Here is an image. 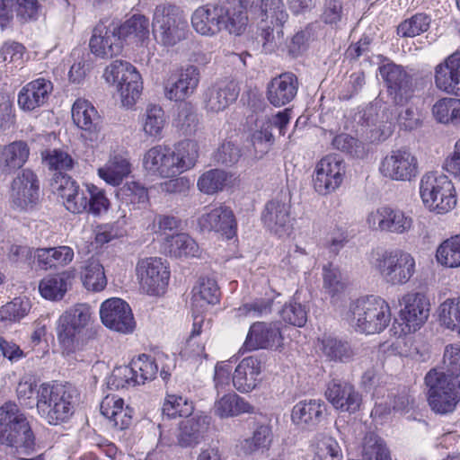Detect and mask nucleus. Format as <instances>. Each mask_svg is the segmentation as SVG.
<instances>
[{
  "label": "nucleus",
  "mask_w": 460,
  "mask_h": 460,
  "mask_svg": "<svg viewBox=\"0 0 460 460\" xmlns=\"http://www.w3.org/2000/svg\"><path fill=\"white\" fill-rule=\"evenodd\" d=\"M460 399V377L438 375L433 384V411L440 414L452 412Z\"/></svg>",
  "instance_id": "obj_16"
},
{
  "label": "nucleus",
  "mask_w": 460,
  "mask_h": 460,
  "mask_svg": "<svg viewBox=\"0 0 460 460\" xmlns=\"http://www.w3.org/2000/svg\"><path fill=\"white\" fill-rule=\"evenodd\" d=\"M438 314L441 325L460 334V297L447 299L439 305Z\"/></svg>",
  "instance_id": "obj_49"
},
{
  "label": "nucleus",
  "mask_w": 460,
  "mask_h": 460,
  "mask_svg": "<svg viewBox=\"0 0 460 460\" xmlns=\"http://www.w3.org/2000/svg\"><path fill=\"white\" fill-rule=\"evenodd\" d=\"M297 91L298 80L296 75L286 72L270 80L267 85L266 97L274 107H282L295 99Z\"/></svg>",
  "instance_id": "obj_22"
},
{
  "label": "nucleus",
  "mask_w": 460,
  "mask_h": 460,
  "mask_svg": "<svg viewBox=\"0 0 460 460\" xmlns=\"http://www.w3.org/2000/svg\"><path fill=\"white\" fill-rule=\"evenodd\" d=\"M165 124L163 109L155 104H149L142 116L143 130L147 136L159 137Z\"/></svg>",
  "instance_id": "obj_50"
},
{
  "label": "nucleus",
  "mask_w": 460,
  "mask_h": 460,
  "mask_svg": "<svg viewBox=\"0 0 460 460\" xmlns=\"http://www.w3.org/2000/svg\"><path fill=\"white\" fill-rule=\"evenodd\" d=\"M75 270H64L58 274L48 275L39 284V291L42 297L51 301L63 299L75 278Z\"/></svg>",
  "instance_id": "obj_32"
},
{
  "label": "nucleus",
  "mask_w": 460,
  "mask_h": 460,
  "mask_svg": "<svg viewBox=\"0 0 460 460\" xmlns=\"http://www.w3.org/2000/svg\"><path fill=\"white\" fill-rule=\"evenodd\" d=\"M90 320L91 311L86 304H77L60 316L57 335L64 352L70 354L81 348L82 333Z\"/></svg>",
  "instance_id": "obj_6"
},
{
  "label": "nucleus",
  "mask_w": 460,
  "mask_h": 460,
  "mask_svg": "<svg viewBox=\"0 0 460 460\" xmlns=\"http://www.w3.org/2000/svg\"><path fill=\"white\" fill-rule=\"evenodd\" d=\"M404 307L401 309L400 316L405 325L403 332H411L419 329L429 314V302L419 293L407 294L402 297Z\"/></svg>",
  "instance_id": "obj_19"
},
{
  "label": "nucleus",
  "mask_w": 460,
  "mask_h": 460,
  "mask_svg": "<svg viewBox=\"0 0 460 460\" xmlns=\"http://www.w3.org/2000/svg\"><path fill=\"white\" fill-rule=\"evenodd\" d=\"M130 172L131 164L129 161L121 155H114L103 167L98 170L100 178L112 186L119 185Z\"/></svg>",
  "instance_id": "obj_37"
},
{
  "label": "nucleus",
  "mask_w": 460,
  "mask_h": 460,
  "mask_svg": "<svg viewBox=\"0 0 460 460\" xmlns=\"http://www.w3.org/2000/svg\"><path fill=\"white\" fill-rule=\"evenodd\" d=\"M51 188L63 200L66 208L74 214L85 212L87 205V184L81 188L66 174H58L52 179Z\"/></svg>",
  "instance_id": "obj_15"
},
{
  "label": "nucleus",
  "mask_w": 460,
  "mask_h": 460,
  "mask_svg": "<svg viewBox=\"0 0 460 460\" xmlns=\"http://www.w3.org/2000/svg\"><path fill=\"white\" fill-rule=\"evenodd\" d=\"M187 21L176 6H157L154 13L153 29H181Z\"/></svg>",
  "instance_id": "obj_41"
},
{
  "label": "nucleus",
  "mask_w": 460,
  "mask_h": 460,
  "mask_svg": "<svg viewBox=\"0 0 460 460\" xmlns=\"http://www.w3.org/2000/svg\"><path fill=\"white\" fill-rule=\"evenodd\" d=\"M433 117L438 123L460 125V99L445 97L433 104Z\"/></svg>",
  "instance_id": "obj_40"
},
{
  "label": "nucleus",
  "mask_w": 460,
  "mask_h": 460,
  "mask_svg": "<svg viewBox=\"0 0 460 460\" xmlns=\"http://www.w3.org/2000/svg\"><path fill=\"white\" fill-rule=\"evenodd\" d=\"M124 402L117 396H106L101 402V413L119 429H124L131 422V416L123 408Z\"/></svg>",
  "instance_id": "obj_36"
},
{
  "label": "nucleus",
  "mask_w": 460,
  "mask_h": 460,
  "mask_svg": "<svg viewBox=\"0 0 460 460\" xmlns=\"http://www.w3.org/2000/svg\"><path fill=\"white\" fill-rule=\"evenodd\" d=\"M100 316L106 327L118 332L130 333L136 326L131 308L120 298L104 301L101 305Z\"/></svg>",
  "instance_id": "obj_14"
},
{
  "label": "nucleus",
  "mask_w": 460,
  "mask_h": 460,
  "mask_svg": "<svg viewBox=\"0 0 460 460\" xmlns=\"http://www.w3.org/2000/svg\"><path fill=\"white\" fill-rule=\"evenodd\" d=\"M436 259L443 267H460V234L447 238L437 248Z\"/></svg>",
  "instance_id": "obj_45"
},
{
  "label": "nucleus",
  "mask_w": 460,
  "mask_h": 460,
  "mask_svg": "<svg viewBox=\"0 0 460 460\" xmlns=\"http://www.w3.org/2000/svg\"><path fill=\"white\" fill-rule=\"evenodd\" d=\"M209 420V417L204 414L186 417L179 423L176 443L182 447L199 444L208 429Z\"/></svg>",
  "instance_id": "obj_29"
},
{
  "label": "nucleus",
  "mask_w": 460,
  "mask_h": 460,
  "mask_svg": "<svg viewBox=\"0 0 460 460\" xmlns=\"http://www.w3.org/2000/svg\"><path fill=\"white\" fill-rule=\"evenodd\" d=\"M40 200V181L30 169L17 174L11 183L10 202L14 209L27 211L34 208Z\"/></svg>",
  "instance_id": "obj_7"
},
{
  "label": "nucleus",
  "mask_w": 460,
  "mask_h": 460,
  "mask_svg": "<svg viewBox=\"0 0 460 460\" xmlns=\"http://www.w3.org/2000/svg\"><path fill=\"white\" fill-rule=\"evenodd\" d=\"M0 444L10 447L20 460H42L40 456L31 459L20 456L35 451L36 439L26 416L13 401L0 407Z\"/></svg>",
  "instance_id": "obj_1"
},
{
  "label": "nucleus",
  "mask_w": 460,
  "mask_h": 460,
  "mask_svg": "<svg viewBox=\"0 0 460 460\" xmlns=\"http://www.w3.org/2000/svg\"><path fill=\"white\" fill-rule=\"evenodd\" d=\"M443 364L448 372V376L460 377V345L448 344L445 347Z\"/></svg>",
  "instance_id": "obj_64"
},
{
  "label": "nucleus",
  "mask_w": 460,
  "mask_h": 460,
  "mask_svg": "<svg viewBox=\"0 0 460 460\" xmlns=\"http://www.w3.org/2000/svg\"><path fill=\"white\" fill-rule=\"evenodd\" d=\"M457 199L454 184L447 176H440L433 184V211L444 215L456 206Z\"/></svg>",
  "instance_id": "obj_34"
},
{
  "label": "nucleus",
  "mask_w": 460,
  "mask_h": 460,
  "mask_svg": "<svg viewBox=\"0 0 460 460\" xmlns=\"http://www.w3.org/2000/svg\"><path fill=\"white\" fill-rule=\"evenodd\" d=\"M347 320L358 332L380 333L391 321L390 306L379 296L361 297L350 303Z\"/></svg>",
  "instance_id": "obj_2"
},
{
  "label": "nucleus",
  "mask_w": 460,
  "mask_h": 460,
  "mask_svg": "<svg viewBox=\"0 0 460 460\" xmlns=\"http://www.w3.org/2000/svg\"><path fill=\"white\" fill-rule=\"evenodd\" d=\"M381 77L385 82L390 95L396 104L402 105L412 92L411 78L402 66L387 63L379 67Z\"/></svg>",
  "instance_id": "obj_18"
},
{
  "label": "nucleus",
  "mask_w": 460,
  "mask_h": 460,
  "mask_svg": "<svg viewBox=\"0 0 460 460\" xmlns=\"http://www.w3.org/2000/svg\"><path fill=\"white\" fill-rule=\"evenodd\" d=\"M227 179L226 173L219 169L204 172L198 180L199 190L206 194H213L223 189Z\"/></svg>",
  "instance_id": "obj_59"
},
{
  "label": "nucleus",
  "mask_w": 460,
  "mask_h": 460,
  "mask_svg": "<svg viewBox=\"0 0 460 460\" xmlns=\"http://www.w3.org/2000/svg\"><path fill=\"white\" fill-rule=\"evenodd\" d=\"M74 123L82 130V137L93 146L102 139V119L95 107L85 99H77L72 106Z\"/></svg>",
  "instance_id": "obj_11"
},
{
  "label": "nucleus",
  "mask_w": 460,
  "mask_h": 460,
  "mask_svg": "<svg viewBox=\"0 0 460 460\" xmlns=\"http://www.w3.org/2000/svg\"><path fill=\"white\" fill-rule=\"evenodd\" d=\"M193 410L192 402L176 394H168L162 408L163 414L168 418H186L192 414Z\"/></svg>",
  "instance_id": "obj_54"
},
{
  "label": "nucleus",
  "mask_w": 460,
  "mask_h": 460,
  "mask_svg": "<svg viewBox=\"0 0 460 460\" xmlns=\"http://www.w3.org/2000/svg\"><path fill=\"white\" fill-rule=\"evenodd\" d=\"M76 395L71 385L41 384L37 393V411L49 424L64 422L74 413Z\"/></svg>",
  "instance_id": "obj_3"
},
{
  "label": "nucleus",
  "mask_w": 460,
  "mask_h": 460,
  "mask_svg": "<svg viewBox=\"0 0 460 460\" xmlns=\"http://www.w3.org/2000/svg\"><path fill=\"white\" fill-rule=\"evenodd\" d=\"M261 373V362L254 356L243 358L236 366L233 375V385L240 393H249L259 385Z\"/></svg>",
  "instance_id": "obj_27"
},
{
  "label": "nucleus",
  "mask_w": 460,
  "mask_h": 460,
  "mask_svg": "<svg viewBox=\"0 0 460 460\" xmlns=\"http://www.w3.org/2000/svg\"><path fill=\"white\" fill-rule=\"evenodd\" d=\"M31 308V301L27 297H15L0 308V322H19L29 314Z\"/></svg>",
  "instance_id": "obj_52"
},
{
  "label": "nucleus",
  "mask_w": 460,
  "mask_h": 460,
  "mask_svg": "<svg viewBox=\"0 0 460 460\" xmlns=\"http://www.w3.org/2000/svg\"><path fill=\"white\" fill-rule=\"evenodd\" d=\"M103 77L107 83L116 86L123 106L130 108L140 97L143 82L139 72L128 61L117 59L104 70Z\"/></svg>",
  "instance_id": "obj_5"
},
{
  "label": "nucleus",
  "mask_w": 460,
  "mask_h": 460,
  "mask_svg": "<svg viewBox=\"0 0 460 460\" xmlns=\"http://www.w3.org/2000/svg\"><path fill=\"white\" fill-rule=\"evenodd\" d=\"M119 199L127 205H132L134 208H146L149 202L147 189L138 181H127L117 190Z\"/></svg>",
  "instance_id": "obj_42"
},
{
  "label": "nucleus",
  "mask_w": 460,
  "mask_h": 460,
  "mask_svg": "<svg viewBox=\"0 0 460 460\" xmlns=\"http://www.w3.org/2000/svg\"><path fill=\"white\" fill-rule=\"evenodd\" d=\"M332 146L352 157L362 158L367 154L362 142L345 133L336 136L332 140Z\"/></svg>",
  "instance_id": "obj_62"
},
{
  "label": "nucleus",
  "mask_w": 460,
  "mask_h": 460,
  "mask_svg": "<svg viewBox=\"0 0 460 460\" xmlns=\"http://www.w3.org/2000/svg\"><path fill=\"white\" fill-rule=\"evenodd\" d=\"M257 128L251 135V141L259 157L267 154L274 144V136L270 123L261 120L256 124Z\"/></svg>",
  "instance_id": "obj_51"
},
{
  "label": "nucleus",
  "mask_w": 460,
  "mask_h": 460,
  "mask_svg": "<svg viewBox=\"0 0 460 460\" xmlns=\"http://www.w3.org/2000/svg\"><path fill=\"white\" fill-rule=\"evenodd\" d=\"M272 438V433L270 427L262 425L256 429L253 435L250 438H246L241 442V450L250 455L260 448H267Z\"/></svg>",
  "instance_id": "obj_57"
},
{
  "label": "nucleus",
  "mask_w": 460,
  "mask_h": 460,
  "mask_svg": "<svg viewBox=\"0 0 460 460\" xmlns=\"http://www.w3.org/2000/svg\"><path fill=\"white\" fill-rule=\"evenodd\" d=\"M199 225L203 230L215 231L227 239L235 234L236 221L233 211L225 206H219L204 213L199 218Z\"/></svg>",
  "instance_id": "obj_24"
},
{
  "label": "nucleus",
  "mask_w": 460,
  "mask_h": 460,
  "mask_svg": "<svg viewBox=\"0 0 460 460\" xmlns=\"http://www.w3.org/2000/svg\"><path fill=\"white\" fill-rule=\"evenodd\" d=\"M215 414L220 418H228L241 413L252 412V406L236 394H227L215 402Z\"/></svg>",
  "instance_id": "obj_43"
},
{
  "label": "nucleus",
  "mask_w": 460,
  "mask_h": 460,
  "mask_svg": "<svg viewBox=\"0 0 460 460\" xmlns=\"http://www.w3.org/2000/svg\"><path fill=\"white\" fill-rule=\"evenodd\" d=\"M296 299V296H295L292 301L284 305L280 311V316L286 323L302 327L307 321V309L305 305L297 302Z\"/></svg>",
  "instance_id": "obj_61"
},
{
  "label": "nucleus",
  "mask_w": 460,
  "mask_h": 460,
  "mask_svg": "<svg viewBox=\"0 0 460 460\" xmlns=\"http://www.w3.org/2000/svg\"><path fill=\"white\" fill-rule=\"evenodd\" d=\"M324 395L335 410L349 414L358 411L362 403V396L354 385L341 378L331 379Z\"/></svg>",
  "instance_id": "obj_13"
},
{
  "label": "nucleus",
  "mask_w": 460,
  "mask_h": 460,
  "mask_svg": "<svg viewBox=\"0 0 460 460\" xmlns=\"http://www.w3.org/2000/svg\"><path fill=\"white\" fill-rule=\"evenodd\" d=\"M86 202L85 212L93 216L106 213L110 208V200L105 191L93 184H87Z\"/></svg>",
  "instance_id": "obj_55"
},
{
  "label": "nucleus",
  "mask_w": 460,
  "mask_h": 460,
  "mask_svg": "<svg viewBox=\"0 0 460 460\" xmlns=\"http://www.w3.org/2000/svg\"><path fill=\"white\" fill-rule=\"evenodd\" d=\"M176 175L192 168L199 157V145L192 140L179 142L172 150Z\"/></svg>",
  "instance_id": "obj_39"
},
{
  "label": "nucleus",
  "mask_w": 460,
  "mask_h": 460,
  "mask_svg": "<svg viewBox=\"0 0 460 460\" xmlns=\"http://www.w3.org/2000/svg\"><path fill=\"white\" fill-rule=\"evenodd\" d=\"M362 453L365 460H392L384 440L374 433L364 438Z\"/></svg>",
  "instance_id": "obj_53"
},
{
  "label": "nucleus",
  "mask_w": 460,
  "mask_h": 460,
  "mask_svg": "<svg viewBox=\"0 0 460 460\" xmlns=\"http://www.w3.org/2000/svg\"><path fill=\"white\" fill-rule=\"evenodd\" d=\"M165 246L168 252L175 258L182 256L196 257L199 252V245L195 240L183 233L167 237Z\"/></svg>",
  "instance_id": "obj_46"
},
{
  "label": "nucleus",
  "mask_w": 460,
  "mask_h": 460,
  "mask_svg": "<svg viewBox=\"0 0 460 460\" xmlns=\"http://www.w3.org/2000/svg\"><path fill=\"white\" fill-rule=\"evenodd\" d=\"M240 88L236 82L223 80L209 86L203 94L207 111L217 113L236 101Z\"/></svg>",
  "instance_id": "obj_20"
},
{
  "label": "nucleus",
  "mask_w": 460,
  "mask_h": 460,
  "mask_svg": "<svg viewBox=\"0 0 460 460\" xmlns=\"http://www.w3.org/2000/svg\"><path fill=\"white\" fill-rule=\"evenodd\" d=\"M43 162L50 169L58 172L55 173V178L58 174H63V171H70L74 168L75 160L67 153L60 149H53L42 154Z\"/></svg>",
  "instance_id": "obj_56"
},
{
  "label": "nucleus",
  "mask_w": 460,
  "mask_h": 460,
  "mask_svg": "<svg viewBox=\"0 0 460 460\" xmlns=\"http://www.w3.org/2000/svg\"><path fill=\"white\" fill-rule=\"evenodd\" d=\"M437 87L447 93L460 96V52L447 57L436 66Z\"/></svg>",
  "instance_id": "obj_25"
},
{
  "label": "nucleus",
  "mask_w": 460,
  "mask_h": 460,
  "mask_svg": "<svg viewBox=\"0 0 460 460\" xmlns=\"http://www.w3.org/2000/svg\"><path fill=\"white\" fill-rule=\"evenodd\" d=\"M225 22L223 17V9L208 6L199 7L191 16V23L194 29H212L217 27L221 29V23Z\"/></svg>",
  "instance_id": "obj_48"
},
{
  "label": "nucleus",
  "mask_w": 460,
  "mask_h": 460,
  "mask_svg": "<svg viewBox=\"0 0 460 460\" xmlns=\"http://www.w3.org/2000/svg\"><path fill=\"white\" fill-rule=\"evenodd\" d=\"M144 166L152 174L161 177H173L176 175L172 150L156 146L149 149L144 157Z\"/></svg>",
  "instance_id": "obj_31"
},
{
  "label": "nucleus",
  "mask_w": 460,
  "mask_h": 460,
  "mask_svg": "<svg viewBox=\"0 0 460 460\" xmlns=\"http://www.w3.org/2000/svg\"><path fill=\"white\" fill-rule=\"evenodd\" d=\"M278 323L257 322L251 325L243 348L246 350L278 349L282 343Z\"/></svg>",
  "instance_id": "obj_17"
},
{
  "label": "nucleus",
  "mask_w": 460,
  "mask_h": 460,
  "mask_svg": "<svg viewBox=\"0 0 460 460\" xmlns=\"http://www.w3.org/2000/svg\"><path fill=\"white\" fill-rule=\"evenodd\" d=\"M83 285L88 290L101 291L107 285L104 268L97 259L91 258L85 261L81 270Z\"/></svg>",
  "instance_id": "obj_44"
},
{
  "label": "nucleus",
  "mask_w": 460,
  "mask_h": 460,
  "mask_svg": "<svg viewBox=\"0 0 460 460\" xmlns=\"http://www.w3.org/2000/svg\"><path fill=\"white\" fill-rule=\"evenodd\" d=\"M372 269L390 286H402L416 271L414 257L402 249L376 252L371 261Z\"/></svg>",
  "instance_id": "obj_4"
},
{
  "label": "nucleus",
  "mask_w": 460,
  "mask_h": 460,
  "mask_svg": "<svg viewBox=\"0 0 460 460\" xmlns=\"http://www.w3.org/2000/svg\"><path fill=\"white\" fill-rule=\"evenodd\" d=\"M323 288L326 292L335 296L344 291L346 283L338 267L332 263L325 265L323 269Z\"/></svg>",
  "instance_id": "obj_60"
},
{
  "label": "nucleus",
  "mask_w": 460,
  "mask_h": 460,
  "mask_svg": "<svg viewBox=\"0 0 460 460\" xmlns=\"http://www.w3.org/2000/svg\"><path fill=\"white\" fill-rule=\"evenodd\" d=\"M175 125L183 135H195L199 125V119L195 110L187 103L181 106L178 111Z\"/></svg>",
  "instance_id": "obj_58"
},
{
  "label": "nucleus",
  "mask_w": 460,
  "mask_h": 460,
  "mask_svg": "<svg viewBox=\"0 0 460 460\" xmlns=\"http://www.w3.org/2000/svg\"><path fill=\"white\" fill-rule=\"evenodd\" d=\"M30 148L23 141H14L4 147L0 156L3 170L11 171L21 168L28 160Z\"/></svg>",
  "instance_id": "obj_38"
},
{
  "label": "nucleus",
  "mask_w": 460,
  "mask_h": 460,
  "mask_svg": "<svg viewBox=\"0 0 460 460\" xmlns=\"http://www.w3.org/2000/svg\"><path fill=\"white\" fill-rule=\"evenodd\" d=\"M136 271L140 287L146 294L159 296L164 292L169 282L170 271L161 258L149 257L139 260Z\"/></svg>",
  "instance_id": "obj_8"
},
{
  "label": "nucleus",
  "mask_w": 460,
  "mask_h": 460,
  "mask_svg": "<svg viewBox=\"0 0 460 460\" xmlns=\"http://www.w3.org/2000/svg\"><path fill=\"white\" fill-rule=\"evenodd\" d=\"M129 31H94L90 39L91 52L98 58H112L121 53Z\"/></svg>",
  "instance_id": "obj_21"
},
{
  "label": "nucleus",
  "mask_w": 460,
  "mask_h": 460,
  "mask_svg": "<svg viewBox=\"0 0 460 460\" xmlns=\"http://www.w3.org/2000/svg\"><path fill=\"white\" fill-rule=\"evenodd\" d=\"M199 83V70L195 66L181 69L175 81L168 82L164 88L167 99L181 102L190 96Z\"/></svg>",
  "instance_id": "obj_26"
},
{
  "label": "nucleus",
  "mask_w": 460,
  "mask_h": 460,
  "mask_svg": "<svg viewBox=\"0 0 460 460\" xmlns=\"http://www.w3.org/2000/svg\"><path fill=\"white\" fill-rule=\"evenodd\" d=\"M379 171L393 181H411L418 173L417 158L406 149L392 150L381 161Z\"/></svg>",
  "instance_id": "obj_12"
},
{
  "label": "nucleus",
  "mask_w": 460,
  "mask_h": 460,
  "mask_svg": "<svg viewBox=\"0 0 460 460\" xmlns=\"http://www.w3.org/2000/svg\"><path fill=\"white\" fill-rule=\"evenodd\" d=\"M325 403L321 400L310 399L300 401L293 406L292 422L303 429H314L323 419Z\"/></svg>",
  "instance_id": "obj_30"
},
{
  "label": "nucleus",
  "mask_w": 460,
  "mask_h": 460,
  "mask_svg": "<svg viewBox=\"0 0 460 460\" xmlns=\"http://www.w3.org/2000/svg\"><path fill=\"white\" fill-rule=\"evenodd\" d=\"M345 163L336 155L323 157L316 164L313 175L314 188L320 195L335 191L342 183Z\"/></svg>",
  "instance_id": "obj_9"
},
{
  "label": "nucleus",
  "mask_w": 460,
  "mask_h": 460,
  "mask_svg": "<svg viewBox=\"0 0 460 460\" xmlns=\"http://www.w3.org/2000/svg\"><path fill=\"white\" fill-rule=\"evenodd\" d=\"M133 375V385H143L148 380H153L158 372L155 359L151 356L142 354L133 359L129 365Z\"/></svg>",
  "instance_id": "obj_47"
},
{
  "label": "nucleus",
  "mask_w": 460,
  "mask_h": 460,
  "mask_svg": "<svg viewBox=\"0 0 460 460\" xmlns=\"http://www.w3.org/2000/svg\"><path fill=\"white\" fill-rule=\"evenodd\" d=\"M320 341V350L323 357L330 361L347 363L354 355V349L350 344L342 339L331 335H324Z\"/></svg>",
  "instance_id": "obj_35"
},
{
  "label": "nucleus",
  "mask_w": 460,
  "mask_h": 460,
  "mask_svg": "<svg viewBox=\"0 0 460 460\" xmlns=\"http://www.w3.org/2000/svg\"><path fill=\"white\" fill-rule=\"evenodd\" d=\"M53 91L49 79L39 77L25 84L18 94V104L26 111H32L43 106Z\"/></svg>",
  "instance_id": "obj_23"
},
{
  "label": "nucleus",
  "mask_w": 460,
  "mask_h": 460,
  "mask_svg": "<svg viewBox=\"0 0 460 460\" xmlns=\"http://www.w3.org/2000/svg\"><path fill=\"white\" fill-rule=\"evenodd\" d=\"M369 229L397 234L407 233L412 226V218L399 208L383 206L370 211L366 218Z\"/></svg>",
  "instance_id": "obj_10"
},
{
  "label": "nucleus",
  "mask_w": 460,
  "mask_h": 460,
  "mask_svg": "<svg viewBox=\"0 0 460 460\" xmlns=\"http://www.w3.org/2000/svg\"><path fill=\"white\" fill-rule=\"evenodd\" d=\"M220 292L216 280L199 279L192 289L191 307L193 314H202L209 305L219 302Z\"/></svg>",
  "instance_id": "obj_33"
},
{
  "label": "nucleus",
  "mask_w": 460,
  "mask_h": 460,
  "mask_svg": "<svg viewBox=\"0 0 460 460\" xmlns=\"http://www.w3.org/2000/svg\"><path fill=\"white\" fill-rule=\"evenodd\" d=\"M313 460H343L341 447L332 438H326L319 445Z\"/></svg>",
  "instance_id": "obj_63"
},
{
  "label": "nucleus",
  "mask_w": 460,
  "mask_h": 460,
  "mask_svg": "<svg viewBox=\"0 0 460 460\" xmlns=\"http://www.w3.org/2000/svg\"><path fill=\"white\" fill-rule=\"evenodd\" d=\"M289 208L287 202L279 199L269 201L261 216L266 227L279 236L288 234L291 229Z\"/></svg>",
  "instance_id": "obj_28"
}]
</instances>
